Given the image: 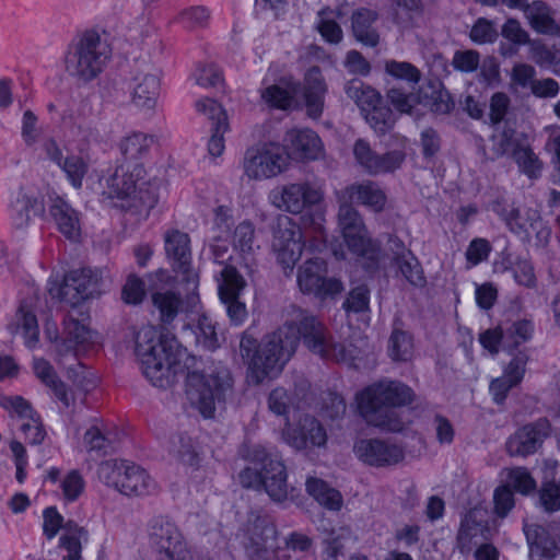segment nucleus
<instances>
[{
    "instance_id": "de8ad7c7",
    "label": "nucleus",
    "mask_w": 560,
    "mask_h": 560,
    "mask_svg": "<svg viewBox=\"0 0 560 560\" xmlns=\"http://www.w3.org/2000/svg\"><path fill=\"white\" fill-rule=\"evenodd\" d=\"M345 92L357 104L361 113L371 109L374 104H380L382 100L376 90L360 79L350 80L345 86Z\"/></svg>"
},
{
    "instance_id": "f8f14e48",
    "label": "nucleus",
    "mask_w": 560,
    "mask_h": 560,
    "mask_svg": "<svg viewBox=\"0 0 560 560\" xmlns=\"http://www.w3.org/2000/svg\"><path fill=\"white\" fill-rule=\"evenodd\" d=\"M44 332L46 338L56 345V352L60 360L68 355L78 360L80 353L93 342L92 330L72 314H68L63 319L62 336H59L54 320H47Z\"/></svg>"
},
{
    "instance_id": "aec40b11",
    "label": "nucleus",
    "mask_w": 560,
    "mask_h": 560,
    "mask_svg": "<svg viewBox=\"0 0 560 560\" xmlns=\"http://www.w3.org/2000/svg\"><path fill=\"white\" fill-rule=\"evenodd\" d=\"M490 537L488 511L483 508L470 509L462 518L456 537L457 548L460 553H469L480 540Z\"/></svg>"
},
{
    "instance_id": "e2e57ef3",
    "label": "nucleus",
    "mask_w": 560,
    "mask_h": 560,
    "mask_svg": "<svg viewBox=\"0 0 560 560\" xmlns=\"http://www.w3.org/2000/svg\"><path fill=\"white\" fill-rule=\"evenodd\" d=\"M234 226L233 209L221 205L213 209L212 235L230 236Z\"/></svg>"
},
{
    "instance_id": "4c0bfd02",
    "label": "nucleus",
    "mask_w": 560,
    "mask_h": 560,
    "mask_svg": "<svg viewBox=\"0 0 560 560\" xmlns=\"http://www.w3.org/2000/svg\"><path fill=\"white\" fill-rule=\"evenodd\" d=\"M523 12L535 32L547 35L558 33L559 26L553 19L552 11L544 1L536 0L528 3Z\"/></svg>"
},
{
    "instance_id": "a19ab883",
    "label": "nucleus",
    "mask_w": 560,
    "mask_h": 560,
    "mask_svg": "<svg viewBox=\"0 0 560 560\" xmlns=\"http://www.w3.org/2000/svg\"><path fill=\"white\" fill-rule=\"evenodd\" d=\"M376 19L377 13L366 8L359 9L352 14V31L355 38L371 47L378 44V34L372 26Z\"/></svg>"
},
{
    "instance_id": "338daca9",
    "label": "nucleus",
    "mask_w": 560,
    "mask_h": 560,
    "mask_svg": "<svg viewBox=\"0 0 560 560\" xmlns=\"http://www.w3.org/2000/svg\"><path fill=\"white\" fill-rule=\"evenodd\" d=\"M506 486L522 494H528L536 488V481L526 468L515 467L509 470Z\"/></svg>"
},
{
    "instance_id": "2eb2a0df",
    "label": "nucleus",
    "mask_w": 560,
    "mask_h": 560,
    "mask_svg": "<svg viewBox=\"0 0 560 560\" xmlns=\"http://www.w3.org/2000/svg\"><path fill=\"white\" fill-rule=\"evenodd\" d=\"M250 560H281L284 557L278 540L277 526L267 516H256L243 540Z\"/></svg>"
},
{
    "instance_id": "8fccbe9b",
    "label": "nucleus",
    "mask_w": 560,
    "mask_h": 560,
    "mask_svg": "<svg viewBox=\"0 0 560 560\" xmlns=\"http://www.w3.org/2000/svg\"><path fill=\"white\" fill-rule=\"evenodd\" d=\"M16 331H19L23 339L24 345L28 349H35L39 342V328L36 316L27 311L24 305H21L15 315Z\"/></svg>"
},
{
    "instance_id": "5701e85b",
    "label": "nucleus",
    "mask_w": 560,
    "mask_h": 560,
    "mask_svg": "<svg viewBox=\"0 0 560 560\" xmlns=\"http://www.w3.org/2000/svg\"><path fill=\"white\" fill-rule=\"evenodd\" d=\"M197 113L211 121V137L208 142V151L212 156H220L224 151V133L229 130L228 115L224 108L215 100L200 98L195 104Z\"/></svg>"
},
{
    "instance_id": "4be33fe9",
    "label": "nucleus",
    "mask_w": 560,
    "mask_h": 560,
    "mask_svg": "<svg viewBox=\"0 0 560 560\" xmlns=\"http://www.w3.org/2000/svg\"><path fill=\"white\" fill-rule=\"evenodd\" d=\"M550 423L541 418L518 429L506 442L511 456H527L534 454L549 435Z\"/></svg>"
},
{
    "instance_id": "c03bdc74",
    "label": "nucleus",
    "mask_w": 560,
    "mask_h": 560,
    "mask_svg": "<svg viewBox=\"0 0 560 560\" xmlns=\"http://www.w3.org/2000/svg\"><path fill=\"white\" fill-rule=\"evenodd\" d=\"M306 491L320 505L331 511H339L342 506V497L340 492L330 488L324 480L310 477L305 482Z\"/></svg>"
},
{
    "instance_id": "b1692460",
    "label": "nucleus",
    "mask_w": 560,
    "mask_h": 560,
    "mask_svg": "<svg viewBox=\"0 0 560 560\" xmlns=\"http://www.w3.org/2000/svg\"><path fill=\"white\" fill-rule=\"evenodd\" d=\"M282 438L287 444L304 450L310 446H324L327 442L326 430L322 423L312 416L303 417L296 427L289 422L282 431Z\"/></svg>"
},
{
    "instance_id": "58836bf2",
    "label": "nucleus",
    "mask_w": 560,
    "mask_h": 560,
    "mask_svg": "<svg viewBox=\"0 0 560 560\" xmlns=\"http://www.w3.org/2000/svg\"><path fill=\"white\" fill-rule=\"evenodd\" d=\"M152 304L159 312L160 320L164 325L173 323L183 310V300L179 293L172 289H161L152 293Z\"/></svg>"
},
{
    "instance_id": "a878e982",
    "label": "nucleus",
    "mask_w": 560,
    "mask_h": 560,
    "mask_svg": "<svg viewBox=\"0 0 560 560\" xmlns=\"http://www.w3.org/2000/svg\"><path fill=\"white\" fill-rule=\"evenodd\" d=\"M524 533L532 560H552L560 551L551 525L526 523Z\"/></svg>"
},
{
    "instance_id": "f3484780",
    "label": "nucleus",
    "mask_w": 560,
    "mask_h": 560,
    "mask_svg": "<svg viewBox=\"0 0 560 560\" xmlns=\"http://www.w3.org/2000/svg\"><path fill=\"white\" fill-rule=\"evenodd\" d=\"M303 234L300 225L289 217H281L278 220L273 234L272 247L277 259L284 270L292 272L296 261L303 252Z\"/></svg>"
},
{
    "instance_id": "7ed1b4c3",
    "label": "nucleus",
    "mask_w": 560,
    "mask_h": 560,
    "mask_svg": "<svg viewBox=\"0 0 560 560\" xmlns=\"http://www.w3.org/2000/svg\"><path fill=\"white\" fill-rule=\"evenodd\" d=\"M415 392L399 381L383 378L357 393L355 402L360 417L369 424L389 432H400L404 421L399 407L410 405Z\"/></svg>"
},
{
    "instance_id": "6e6552de",
    "label": "nucleus",
    "mask_w": 560,
    "mask_h": 560,
    "mask_svg": "<svg viewBox=\"0 0 560 560\" xmlns=\"http://www.w3.org/2000/svg\"><path fill=\"white\" fill-rule=\"evenodd\" d=\"M338 229L348 249L365 260L366 270L378 268L381 260V243L374 240L360 212L348 202L339 203Z\"/></svg>"
},
{
    "instance_id": "20e7f679",
    "label": "nucleus",
    "mask_w": 560,
    "mask_h": 560,
    "mask_svg": "<svg viewBox=\"0 0 560 560\" xmlns=\"http://www.w3.org/2000/svg\"><path fill=\"white\" fill-rule=\"evenodd\" d=\"M269 199L279 210L302 213L303 226L313 233V250L320 253L327 247L325 211L320 206L324 192L319 186L308 180L287 184L273 189Z\"/></svg>"
},
{
    "instance_id": "6ab92c4d",
    "label": "nucleus",
    "mask_w": 560,
    "mask_h": 560,
    "mask_svg": "<svg viewBox=\"0 0 560 560\" xmlns=\"http://www.w3.org/2000/svg\"><path fill=\"white\" fill-rule=\"evenodd\" d=\"M493 211L504 221L508 229L516 235L529 236L530 233H536L538 238H546L550 234V230L545 225L537 210L506 208L497 203Z\"/></svg>"
},
{
    "instance_id": "e433bc0d",
    "label": "nucleus",
    "mask_w": 560,
    "mask_h": 560,
    "mask_svg": "<svg viewBox=\"0 0 560 560\" xmlns=\"http://www.w3.org/2000/svg\"><path fill=\"white\" fill-rule=\"evenodd\" d=\"M171 453L179 463L191 469L198 470L202 463V448L200 444L187 434H178L172 439Z\"/></svg>"
},
{
    "instance_id": "7c9ffc66",
    "label": "nucleus",
    "mask_w": 560,
    "mask_h": 560,
    "mask_svg": "<svg viewBox=\"0 0 560 560\" xmlns=\"http://www.w3.org/2000/svg\"><path fill=\"white\" fill-rule=\"evenodd\" d=\"M302 92L307 114L313 118L319 117L324 108L327 85L318 67H312L306 71Z\"/></svg>"
},
{
    "instance_id": "603ef678",
    "label": "nucleus",
    "mask_w": 560,
    "mask_h": 560,
    "mask_svg": "<svg viewBox=\"0 0 560 560\" xmlns=\"http://www.w3.org/2000/svg\"><path fill=\"white\" fill-rule=\"evenodd\" d=\"M192 334L195 335L196 343L206 350L213 351L220 347L217 325L213 319L206 314L199 315Z\"/></svg>"
},
{
    "instance_id": "774afa93",
    "label": "nucleus",
    "mask_w": 560,
    "mask_h": 560,
    "mask_svg": "<svg viewBox=\"0 0 560 560\" xmlns=\"http://www.w3.org/2000/svg\"><path fill=\"white\" fill-rule=\"evenodd\" d=\"M539 502L546 512L560 510V483L556 481L544 482L539 490Z\"/></svg>"
},
{
    "instance_id": "ddd939ff",
    "label": "nucleus",
    "mask_w": 560,
    "mask_h": 560,
    "mask_svg": "<svg viewBox=\"0 0 560 560\" xmlns=\"http://www.w3.org/2000/svg\"><path fill=\"white\" fill-rule=\"evenodd\" d=\"M289 153L276 142L262 143L246 151L244 172L252 179L272 178L289 165Z\"/></svg>"
},
{
    "instance_id": "39448f33",
    "label": "nucleus",
    "mask_w": 560,
    "mask_h": 560,
    "mask_svg": "<svg viewBox=\"0 0 560 560\" xmlns=\"http://www.w3.org/2000/svg\"><path fill=\"white\" fill-rule=\"evenodd\" d=\"M145 170L141 163H124L106 178L109 198L120 201V208L137 212L152 209L159 200V183L144 180Z\"/></svg>"
},
{
    "instance_id": "473e14b6",
    "label": "nucleus",
    "mask_w": 560,
    "mask_h": 560,
    "mask_svg": "<svg viewBox=\"0 0 560 560\" xmlns=\"http://www.w3.org/2000/svg\"><path fill=\"white\" fill-rule=\"evenodd\" d=\"M49 213L62 235L69 240H75L80 236L81 226L79 212L74 210L68 201L56 197L51 201Z\"/></svg>"
},
{
    "instance_id": "dca6fc26",
    "label": "nucleus",
    "mask_w": 560,
    "mask_h": 560,
    "mask_svg": "<svg viewBox=\"0 0 560 560\" xmlns=\"http://www.w3.org/2000/svg\"><path fill=\"white\" fill-rule=\"evenodd\" d=\"M353 453L360 462L376 468L395 466L405 458L402 445L381 438L359 439L353 445Z\"/></svg>"
},
{
    "instance_id": "0e129e2a",
    "label": "nucleus",
    "mask_w": 560,
    "mask_h": 560,
    "mask_svg": "<svg viewBox=\"0 0 560 560\" xmlns=\"http://www.w3.org/2000/svg\"><path fill=\"white\" fill-rule=\"evenodd\" d=\"M60 489L66 502H74L85 488V481L78 470L69 471L60 481Z\"/></svg>"
},
{
    "instance_id": "cd10ccee",
    "label": "nucleus",
    "mask_w": 560,
    "mask_h": 560,
    "mask_svg": "<svg viewBox=\"0 0 560 560\" xmlns=\"http://www.w3.org/2000/svg\"><path fill=\"white\" fill-rule=\"evenodd\" d=\"M338 201L339 203L355 201L375 212H381L386 206L387 197L377 183L364 180L347 186L338 194Z\"/></svg>"
},
{
    "instance_id": "f03ea898",
    "label": "nucleus",
    "mask_w": 560,
    "mask_h": 560,
    "mask_svg": "<svg viewBox=\"0 0 560 560\" xmlns=\"http://www.w3.org/2000/svg\"><path fill=\"white\" fill-rule=\"evenodd\" d=\"M135 352L144 377L155 387L166 388L180 370L187 350L170 332L144 326L136 334Z\"/></svg>"
},
{
    "instance_id": "3c124183",
    "label": "nucleus",
    "mask_w": 560,
    "mask_h": 560,
    "mask_svg": "<svg viewBox=\"0 0 560 560\" xmlns=\"http://www.w3.org/2000/svg\"><path fill=\"white\" fill-rule=\"evenodd\" d=\"M48 293L51 299L58 300L59 302L66 303L70 306H77L82 301L86 300L81 294L79 288L73 285L72 280H69V272L63 277L62 282L57 279L49 278L48 280Z\"/></svg>"
},
{
    "instance_id": "09e8293b",
    "label": "nucleus",
    "mask_w": 560,
    "mask_h": 560,
    "mask_svg": "<svg viewBox=\"0 0 560 560\" xmlns=\"http://www.w3.org/2000/svg\"><path fill=\"white\" fill-rule=\"evenodd\" d=\"M83 444L89 453L105 456L113 450V436L103 423H95L85 431Z\"/></svg>"
},
{
    "instance_id": "72a5a7b5",
    "label": "nucleus",
    "mask_w": 560,
    "mask_h": 560,
    "mask_svg": "<svg viewBox=\"0 0 560 560\" xmlns=\"http://www.w3.org/2000/svg\"><path fill=\"white\" fill-rule=\"evenodd\" d=\"M33 370L36 376L51 389L55 398L62 407L69 408L74 402L72 393L68 389L67 385L59 380L52 365L47 360L35 358Z\"/></svg>"
},
{
    "instance_id": "423d86ee",
    "label": "nucleus",
    "mask_w": 560,
    "mask_h": 560,
    "mask_svg": "<svg viewBox=\"0 0 560 560\" xmlns=\"http://www.w3.org/2000/svg\"><path fill=\"white\" fill-rule=\"evenodd\" d=\"M255 467L244 468L238 480L244 488L265 490L275 502H284L289 495L287 468L280 456L261 445H255L248 453Z\"/></svg>"
},
{
    "instance_id": "f257e3e1",
    "label": "nucleus",
    "mask_w": 560,
    "mask_h": 560,
    "mask_svg": "<svg viewBox=\"0 0 560 560\" xmlns=\"http://www.w3.org/2000/svg\"><path fill=\"white\" fill-rule=\"evenodd\" d=\"M324 360L354 364L355 348L335 341L327 327L313 315H302L298 322H285L264 336L260 342L248 330L242 334L240 353L248 365L249 377L260 384L277 377L295 353L300 341Z\"/></svg>"
},
{
    "instance_id": "4d7b16f0",
    "label": "nucleus",
    "mask_w": 560,
    "mask_h": 560,
    "mask_svg": "<svg viewBox=\"0 0 560 560\" xmlns=\"http://www.w3.org/2000/svg\"><path fill=\"white\" fill-rule=\"evenodd\" d=\"M536 81V69L527 63H516L511 70L510 84L514 92L533 89Z\"/></svg>"
},
{
    "instance_id": "69168bd1",
    "label": "nucleus",
    "mask_w": 560,
    "mask_h": 560,
    "mask_svg": "<svg viewBox=\"0 0 560 560\" xmlns=\"http://www.w3.org/2000/svg\"><path fill=\"white\" fill-rule=\"evenodd\" d=\"M319 413L330 420L341 418L346 412V402L341 395L327 392L322 396Z\"/></svg>"
},
{
    "instance_id": "37998d69",
    "label": "nucleus",
    "mask_w": 560,
    "mask_h": 560,
    "mask_svg": "<svg viewBox=\"0 0 560 560\" xmlns=\"http://www.w3.org/2000/svg\"><path fill=\"white\" fill-rule=\"evenodd\" d=\"M69 280L79 288L85 299L100 295L103 291V272L92 268H81L69 271Z\"/></svg>"
},
{
    "instance_id": "680f3d73",
    "label": "nucleus",
    "mask_w": 560,
    "mask_h": 560,
    "mask_svg": "<svg viewBox=\"0 0 560 560\" xmlns=\"http://www.w3.org/2000/svg\"><path fill=\"white\" fill-rule=\"evenodd\" d=\"M396 265L410 284L415 287H423L425 284L422 267L412 253H408V257L398 260Z\"/></svg>"
},
{
    "instance_id": "a18cd8bd",
    "label": "nucleus",
    "mask_w": 560,
    "mask_h": 560,
    "mask_svg": "<svg viewBox=\"0 0 560 560\" xmlns=\"http://www.w3.org/2000/svg\"><path fill=\"white\" fill-rule=\"evenodd\" d=\"M74 189H81L89 172V160L81 154L68 153L57 165Z\"/></svg>"
},
{
    "instance_id": "864d4df0",
    "label": "nucleus",
    "mask_w": 560,
    "mask_h": 560,
    "mask_svg": "<svg viewBox=\"0 0 560 560\" xmlns=\"http://www.w3.org/2000/svg\"><path fill=\"white\" fill-rule=\"evenodd\" d=\"M362 114L366 122L380 135L386 133L395 124L393 112L382 102L371 106V109L363 110Z\"/></svg>"
},
{
    "instance_id": "bb28decb",
    "label": "nucleus",
    "mask_w": 560,
    "mask_h": 560,
    "mask_svg": "<svg viewBox=\"0 0 560 560\" xmlns=\"http://www.w3.org/2000/svg\"><path fill=\"white\" fill-rule=\"evenodd\" d=\"M164 249L173 269L185 279L190 278L191 248L190 237L179 230H170L164 234Z\"/></svg>"
},
{
    "instance_id": "79ce46f5",
    "label": "nucleus",
    "mask_w": 560,
    "mask_h": 560,
    "mask_svg": "<svg viewBox=\"0 0 560 560\" xmlns=\"http://www.w3.org/2000/svg\"><path fill=\"white\" fill-rule=\"evenodd\" d=\"M153 143V137L135 131L124 137L119 142V151L125 158V163L135 164L145 156Z\"/></svg>"
},
{
    "instance_id": "9b49d317",
    "label": "nucleus",
    "mask_w": 560,
    "mask_h": 560,
    "mask_svg": "<svg viewBox=\"0 0 560 560\" xmlns=\"http://www.w3.org/2000/svg\"><path fill=\"white\" fill-rule=\"evenodd\" d=\"M218 296L224 306L226 316L232 326H242L247 317L248 311L243 300L246 280L240 273L235 265H226L214 272Z\"/></svg>"
},
{
    "instance_id": "f704fd0d",
    "label": "nucleus",
    "mask_w": 560,
    "mask_h": 560,
    "mask_svg": "<svg viewBox=\"0 0 560 560\" xmlns=\"http://www.w3.org/2000/svg\"><path fill=\"white\" fill-rule=\"evenodd\" d=\"M232 245L233 249L242 256L243 266L248 272H252L254 262L253 254L255 248H259V246L256 245L255 226L250 221L244 220L234 228Z\"/></svg>"
},
{
    "instance_id": "4468645a",
    "label": "nucleus",
    "mask_w": 560,
    "mask_h": 560,
    "mask_svg": "<svg viewBox=\"0 0 560 560\" xmlns=\"http://www.w3.org/2000/svg\"><path fill=\"white\" fill-rule=\"evenodd\" d=\"M298 284L303 293L320 301L334 300L345 290L340 279L327 277V262L322 257L308 258L299 268Z\"/></svg>"
},
{
    "instance_id": "5fc2aeb1",
    "label": "nucleus",
    "mask_w": 560,
    "mask_h": 560,
    "mask_svg": "<svg viewBox=\"0 0 560 560\" xmlns=\"http://www.w3.org/2000/svg\"><path fill=\"white\" fill-rule=\"evenodd\" d=\"M412 338L402 330L395 329L389 338L388 352L394 361H408L412 355Z\"/></svg>"
},
{
    "instance_id": "c9c22d12",
    "label": "nucleus",
    "mask_w": 560,
    "mask_h": 560,
    "mask_svg": "<svg viewBox=\"0 0 560 560\" xmlns=\"http://www.w3.org/2000/svg\"><path fill=\"white\" fill-rule=\"evenodd\" d=\"M171 453L179 463L191 469L198 470L202 463V448L200 444L187 434H178L172 439Z\"/></svg>"
},
{
    "instance_id": "0eeeda50",
    "label": "nucleus",
    "mask_w": 560,
    "mask_h": 560,
    "mask_svg": "<svg viewBox=\"0 0 560 560\" xmlns=\"http://www.w3.org/2000/svg\"><path fill=\"white\" fill-rule=\"evenodd\" d=\"M232 389V376L224 365L209 366L206 373L188 371L186 374V396L203 418H212L215 402L224 401Z\"/></svg>"
},
{
    "instance_id": "bf43d9fd",
    "label": "nucleus",
    "mask_w": 560,
    "mask_h": 560,
    "mask_svg": "<svg viewBox=\"0 0 560 560\" xmlns=\"http://www.w3.org/2000/svg\"><path fill=\"white\" fill-rule=\"evenodd\" d=\"M281 547V553L284 556L281 560L289 559L290 556L285 551L300 555L308 553L313 548V539L302 532L294 530L283 537Z\"/></svg>"
},
{
    "instance_id": "c85d7f7f",
    "label": "nucleus",
    "mask_w": 560,
    "mask_h": 560,
    "mask_svg": "<svg viewBox=\"0 0 560 560\" xmlns=\"http://www.w3.org/2000/svg\"><path fill=\"white\" fill-rule=\"evenodd\" d=\"M284 142L291 154L298 160H316L323 153L320 138L308 128L289 130Z\"/></svg>"
},
{
    "instance_id": "13d9d810",
    "label": "nucleus",
    "mask_w": 560,
    "mask_h": 560,
    "mask_svg": "<svg viewBox=\"0 0 560 560\" xmlns=\"http://www.w3.org/2000/svg\"><path fill=\"white\" fill-rule=\"evenodd\" d=\"M386 72L398 79L406 81L411 90L415 89L416 84L420 81L421 73L417 67L406 61L390 60L385 65Z\"/></svg>"
},
{
    "instance_id": "9d476101",
    "label": "nucleus",
    "mask_w": 560,
    "mask_h": 560,
    "mask_svg": "<svg viewBox=\"0 0 560 560\" xmlns=\"http://www.w3.org/2000/svg\"><path fill=\"white\" fill-rule=\"evenodd\" d=\"M112 49L108 43L95 31H86L67 58L70 73L90 81L96 78L109 60Z\"/></svg>"
},
{
    "instance_id": "1a4fd4ad",
    "label": "nucleus",
    "mask_w": 560,
    "mask_h": 560,
    "mask_svg": "<svg viewBox=\"0 0 560 560\" xmlns=\"http://www.w3.org/2000/svg\"><path fill=\"white\" fill-rule=\"evenodd\" d=\"M98 479L127 497H144L155 492L156 483L145 469L129 460H105L97 468Z\"/></svg>"
},
{
    "instance_id": "6e6d98bb",
    "label": "nucleus",
    "mask_w": 560,
    "mask_h": 560,
    "mask_svg": "<svg viewBox=\"0 0 560 560\" xmlns=\"http://www.w3.org/2000/svg\"><path fill=\"white\" fill-rule=\"evenodd\" d=\"M317 30L323 38L331 44H337L342 38V30L336 22L334 12L323 9L317 14Z\"/></svg>"
},
{
    "instance_id": "2f4dec72",
    "label": "nucleus",
    "mask_w": 560,
    "mask_h": 560,
    "mask_svg": "<svg viewBox=\"0 0 560 560\" xmlns=\"http://www.w3.org/2000/svg\"><path fill=\"white\" fill-rule=\"evenodd\" d=\"M160 93V79L156 74L140 72L132 80V103L140 109H153Z\"/></svg>"
},
{
    "instance_id": "393cba45",
    "label": "nucleus",
    "mask_w": 560,
    "mask_h": 560,
    "mask_svg": "<svg viewBox=\"0 0 560 560\" xmlns=\"http://www.w3.org/2000/svg\"><path fill=\"white\" fill-rule=\"evenodd\" d=\"M151 541L159 552L171 560H185L186 544L176 525L170 521L158 518L151 529Z\"/></svg>"
},
{
    "instance_id": "a211bd4d",
    "label": "nucleus",
    "mask_w": 560,
    "mask_h": 560,
    "mask_svg": "<svg viewBox=\"0 0 560 560\" xmlns=\"http://www.w3.org/2000/svg\"><path fill=\"white\" fill-rule=\"evenodd\" d=\"M353 155L357 163L370 175L393 173L405 161V153L399 150L376 153L364 139H358L353 145Z\"/></svg>"
},
{
    "instance_id": "412c9836",
    "label": "nucleus",
    "mask_w": 560,
    "mask_h": 560,
    "mask_svg": "<svg viewBox=\"0 0 560 560\" xmlns=\"http://www.w3.org/2000/svg\"><path fill=\"white\" fill-rule=\"evenodd\" d=\"M8 212L13 231L23 233L30 225L32 217L44 212V201L36 194L21 188L11 195Z\"/></svg>"
},
{
    "instance_id": "49530a36",
    "label": "nucleus",
    "mask_w": 560,
    "mask_h": 560,
    "mask_svg": "<svg viewBox=\"0 0 560 560\" xmlns=\"http://www.w3.org/2000/svg\"><path fill=\"white\" fill-rule=\"evenodd\" d=\"M535 325L532 319L522 318L503 326L506 352L512 353L533 337Z\"/></svg>"
},
{
    "instance_id": "052dcab7",
    "label": "nucleus",
    "mask_w": 560,
    "mask_h": 560,
    "mask_svg": "<svg viewBox=\"0 0 560 560\" xmlns=\"http://www.w3.org/2000/svg\"><path fill=\"white\" fill-rule=\"evenodd\" d=\"M21 136L25 145L33 151H37V143L46 136L37 127V117L32 110H25L23 114Z\"/></svg>"
},
{
    "instance_id": "c756f323",
    "label": "nucleus",
    "mask_w": 560,
    "mask_h": 560,
    "mask_svg": "<svg viewBox=\"0 0 560 560\" xmlns=\"http://www.w3.org/2000/svg\"><path fill=\"white\" fill-rule=\"evenodd\" d=\"M318 530L323 537L324 553L332 560L345 556L346 549L357 541V537L348 525L326 526L322 523Z\"/></svg>"
},
{
    "instance_id": "ea45409f",
    "label": "nucleus",
    "mask_w": 560,
    "mask_h": 560,
    "mask_svg": "<svg viewBox=\"0 0 560 560\" xmlns=\"http://www.w3.org/2000/svg\"><path fill=\"white\" fill-rule=\"evenodd\" d=\"M298 86L295 82L271 84L259 90L260 98L269 108L287 110L293 104Z\"/></svg>"
}]
</instances>
